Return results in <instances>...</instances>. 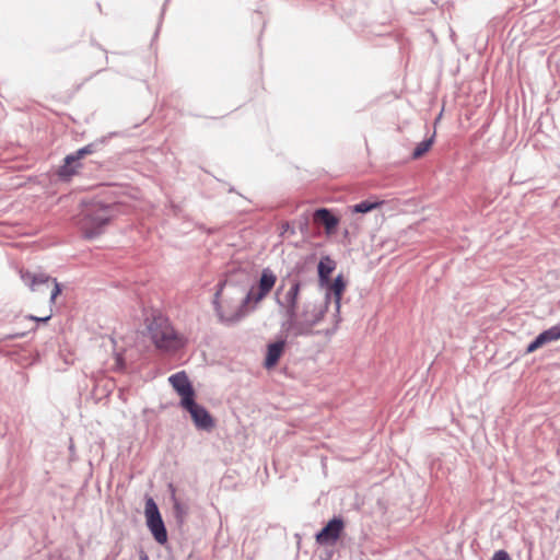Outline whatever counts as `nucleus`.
<instances>
[{
	"label": "nucleus",
	"instance_id": "nucleus-10",
	"mask_svg": "<svg viewBox=\"0 0 560 560\" xmlns=\"http://www.w3.org/2000/svg\"><path fill=\"white\" fill-rule=\"evenodd\" d=\"M168 382L180 396V406L195 398V390L184 371L171 375Z\"/></svg>",
	"mask_w": 560,
	"mask_h": 560
},
{
	"label": "nucleus",
	"instance_id": "nucleus-1",
	"mask_svg": "<svg viewBox=\"0 0 560 560\" xmlns=\"http://www.w3.org/2000/svg\"><path fill=\"white\" fill-rule=\"evenodd\" d=\"M213 304L219 319L229 325L243 319L250 308L245 288L232 280L219 283Z\"/></svg>",
	"mask_w": 560,
	"mask_h": 560
},
{
	"label": "nucleus",
	"instance_id": "nucleus-8",
	"mask_svg": "<svg viewBox=\"0 0 560 560\" xmlns=\"http://www.w3.org/2000/svg\"><path fill=\"white\" fill-rule=\"evenodd\" d=\"M23 282L30 287L32 291H39L40 287L51 288L50 302L55 303L57 296L61 293V289L56 279H51L44 273H32L30 271H21Z\"/></svg>",
	"mask_w": 560,
	"mask_h": 560
},
{
	"label": "nucleus",
	"instance_id": "nucleus-15",
	"mask_svg": "<svg viewBox=\"0 0 560 560\" xmlns=\"http://www.w3.org/2000/svg\"><path fill=\"white\" fill-rule=\"evenodd\" d=\"M558 339H560V327L553 326L539 334L536 339L527 346L526 353H533L544 345Z\"/></svg>",
	"mask_w": 560,
	"mask_h": 560
},
{
	"label": "nucleus",
	"instance_id": "nucleus-14",
	"mask_svg": "<svg viewBox=\"0 0 560 560\" xmlns=\"http://www.w3.org/2000/svg\"><path fill=\"white\" fill-rule=\"evenodd\" d=\"M313 221L315 224H322L328 235L334 234L339 224V219L326 208L317 209L313 214Z\"/></svg>",
	"mask_w": 560,
	"mask_h": 560
},
{
	"label": "nucleus",
	"instance_id": "nucleus-6",
	"mask_svg": "<svg viewBox=\"0 0 560 560\" xmlns=\"http://www.w3.org/2000/svg\"><path fill=\"white\" fill-rule=\"evenodd\" d=\"M277 275L270 268H265L260 272L259 279L247 291L245 290L246 301L250 308H255L272 291L277 283Z\"/></svg>",
	"mask_w": 560,
	"mask_h": 560
},
{
	"label": "nucleus",
	"instance_id": "nucleus-3",
	"mask_svg": "<svg viewBox=\"0 0 560 560\" xmlns=\"http://www.w3.org/2000/svg\"><path fill=\"white\" fill-rule=\"evenodd\" d=\"M148 335L156 349L165 352L176 351L186 345V339L177 332L168 318L154 316L147 326Z\"/></svg>",
	"mask_w": 560,
	"mask_h": 560
},
{
	"label": "nucleus",
	"instance_id": "nucleus-18",
	"mask_svg": "<svg viewBox=\"0 0 560 560\" xmlns=\"http://www.w3.org/2000/svg\"><path fill=\"white\" fill-rule=\"evenodd\" d=\"M383 203H384V201L364 200V201H361L357 205L349 207V211L351 213H366L372 210L378 209Z\"/></svg>",
	"mask_w": 560,
	"mask_h": 560
},
{
	"label": "nucleus",
	"instance_id": "nucleus-7",
	"mask_svg": "<svg viewBox=\"0 0 560 560\" xmlns=\"http://www.w3.org/2000/svg\"><path fill=\"white\" fill-rule=\"evenodd\" d=\"M144 514L147 518V525L151 530L154 539L159 544H164L167 540V533L159 512L158 505L152 498H148L145 501Z\"/></svg>",
	"mask_w": 560,
	"mask_h": 560
},
{
	"label": "nucleus",
	"instance_id": "nucleus-16",
	"mask_svg": "<svg viewBox=\"0 0 560 560\" xmlns=\"http://www.w3.org/2000/svg\"><path fill=\"white\" fill-rule=\"evenodd\" d=\"M285 347L284 340H279L273 343H270L267 348V354L265 360V366L267 369L273 368L279 359L281 358Z\"/></svg>",
	"mask_w": 560,
	"mask_h": 560
},
{
	"label": "nucleus",
	"instance_id": "nucleus-23",
	"mask_svg": "<svg viewBox=\"0 0 560 560\" xmlns=\"http://www.w3.org/2000/svg\"><path fill=\"white\" fill-rule=\"evenodd\" d=\"M24 334H18L15 337H23Z\"/></svg>",
	"mask_w": 560,
	"mask_h": 560
},
{
	"label": "nucleus",
	"instance_id": "nucleus-2",
	"mask_svg": "<svg viewBox=\"0 0 560 560\" xmlns=\"http://www.w3.org/2000/svg\"><path fill=\"white\" fill-rule=\"evenodd\" d=\"M116 215L115 205L91 200L82 205L77 223L85 238H94L104 233Z\"/></svg>",
	"mask_w": 560,
	"mask_h": 560
},
{
	"label": "nucleus",
	"instance_id": "nucleus-22",
	"mask_svg": "<svg viewBox=\"0 0 560 560\" xmlns=\"http://www.w3.org/2000/svg\"><path fill=\"white\" fill-rule=\"evenodd\" d=\"M491 560H511L509 553L504 550L495 551Z\"/></svg>",
	"mask_w": 560,
	"mask_h": 560
},
{
	"label": "nucleus",
	"instance_id": "nucleus-21",
	"mask_svg": "<svg viewBox=\"0 0 560 560\" xmlns=\"http://www.w3.org/2000/svg\"><path fill=\"white\" fill-rule=\"evenodd\" d=\"M51 315H52V312H51V310H49V312L45 316L37 317V316L30 315L27 318L31 320L37 322V323H46L50 319Z\"/></svg>",
	"mask_w": 560,
	"mask_h": 560
},
{
	"label": "nucleus",
	"instance_id": "nucleus-13",
	"mask_svg": "<svg viewBox=\"0 0 560 560\" xmlns=\"http://www.w3.org/2000/svg\"><path fill=\"white\" fill-rule=\"evenodd\" d=\"M323 287L327 288L325 301L323 302L328 307L329 301L332 299L336 307V312L340 311L341 299L346 291L347 283L342 275H338L332 281H328Z\"/></svg>",
	"mask_w": 560,
	"mask_h": 560
},
{
	"label": "nucleus",
	"instance_id": "nucleus-9",
	"mask_svg": "<svg viewBox=\"0 0 560 560\" xmlns=\"http://www.w3.org/2000/svg\"><path fill=\"white\" fill-rule=\"evenodd\" d=\"M345 529V522L340 517H334L316 535V542L326 546L334 545L340 538Z\"/></svg>",
	"mask_w": 560,
	"mask_h": 560
},
{
	"label": "nucleus",
	"instance_id": "nucleus-4",
	"mask_svg": "<svg viewBox=\"0 0 560 560\" xmlns=\"http://www.w3.org/2000/svg\"><path fill=\"white\" fill-rule=\"evenodd\" d=\"M327 312L324 303L304 302L296 313L287 319V328L295 335L310 334L315 325L320 323Z\"/></svg>",
	"mask_w": 560,
	"mask_h": 560
},
{
	"label": "nucleus",
	"instance_id": "nucleus-12",
	"mask_svg": "<svg viewBox=\"0 0 560 560\" xmlns=\"http://www.w3.org/2000/svg\"><path fill=\"white\" fill-rule=\"evenodd\" d=\"M91 153H93V149L90 144L79 149L74 154L67 155L65 159V164L60 166L58 171V175L61 178L69 179L77 173V170L81 166L78 162L85 155Z\"/></svg>",
	"mask_w": 560,
	"mask_h": 560
},
{
	"label": "nucleus",
	"instance_id": "nucleus-19",
	"mask_svg": "<svg viewBox=\"0 0 560 560\" xmlns=\"http://www.w3.org/2000/svg\"><path fill=\"white\" fill-rule=\"evenodd\" d=\"M432 144H433V138L418 143V145L416 147V149L412 152V159L417 160V159H420L421 156H423L431 149Z\"/></svg>",
	"mask_w": 560,
	"mask_h": 560
},
{
	"label": "nucleus",
	"instance_id": "nucleus-17",
	"mask_svg": "<svg viewBox=\"0 0 560 560\" xmlns=\"http://www.w3.org/2000/svg\"><path fill=\"white\" fill-rule=\"evenodd\" d=\"M335 261L328 256L323 257L318 262V278L322 285L328 283L330 275L335 270Z\"/></svg>",
	"mask_w": 560,
	"mask_h": 560
},
{
	"label": "nucleus",
	"instance_id": "nucleus-11",
	"mask_svg": "<svg viewBox=\"0 0 560 560\" xmlns=\"http://www.w3.org/2000/svg\"><path fill=\"white\" fill-rule=\"evenodd\" d=\"M186 409L198 429L211 430L214 422L210 413L201 406L195 402V399L189 400L187 404L182 405Z\"/></svg>",
	"mask_w": 560,
	"mask_h": 560
},
{
	"label": "nucleus",
	"instance_id": "nucleus-5",
	"mask_svg": "<svg viewBox=\"0 0 560 560\" xmlns=\"http://www.w3.org/2000/svg\"><path fill=\"white\" fill-rule=\"evenodd\" d=\"M302 283L296 278L283 279L276 291V301L283 310L287 319L301 308L300 293Z\"/></svg>",
	"mask_w": 560,
	"mask_h": 560
},
{
	"label": "nucleus",
	"instance_id": "nucleus-20",
	"mask_svg": "<svg viewBox=\"0 0 560 560\" xmlns=\"http://www.w3.org/2000/svg\"><path fill=\"white\" fill-rule=\"evenodd\" d=\"M114 360H115V363H114L113 369L115 371H124L126 369V363H125V360H124V357L121 353H116L114 357Z\"/></svg>",
	"mask_w": 560,
	"mask_h": 560
}]
</instances>
